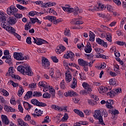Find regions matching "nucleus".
<instances>
[{
    "instance_id": "nucleus-28",
    "label": "nucleus",
    "mask_w": 126,
    "mask_h": 126,
    "mask_svg": "<svg viewBox=\"0 0 126 126\" xmlns=\"http://www.w3.org/2000/svg\"><path fill=\"white\" fill-rule=\"evenodd\" d=\"M33 95V92L31 91L28 92L26 94H25V96L24 97V99H30L31 96Z\"/></svg>"
},
{
    "instance_id": "nucleus-9",
    "label": "nucleus",
    "mask_w": 126,
    "mask_h": 126,
    "mask_svg": "<svg viewBox=\"0 0 126 126\" xmlns=\"http://www.w3.org/2000/svg\"><path fill=\"white\" fill-rule=\"evenodd\" d=\"M7 22L9 25L12 26L16 24L17 20L15 17H10L7 19Z\"/></svg>"
},
{
    "instance_id": "nucleus-14",
    "label": "nucleus",
    "mask_w": 126,
    "mask_h": 126,
    "mask_svg": "<svg viewBox=\"0 0 126 126\" xmlns=\"http://www.w3.org/2000/svg\"><path fill=\"white\" fill-rule=\"evenodd\" d=\"M78 63L81 66H85V65H88V62L84 61L83 59H79L78 60Z\"/></svg>"
},
{
    "instance_id": "nucleus-4",
    "label": "nucleus",
    "mask_w": 126,
    "mask_h": 126,
    "mask_svg": "<svg viewBox=\"0 0 126 126\" xmlns=\"http://www.w3.org/2000/svg\"><path fill=\"white\" fill-rule=\"evenodd\" d=\"M102 110H95L94 111V118L97 119V120H98L99 124L102 125V126H105V123H104V121H103V117H102Z\"/></svg>"
},
{
    "instance_id": "nucleus-17",
    "label": "nucleus",
    "mask_w": 126,
    "mask_h": 126,
    "mask_svg": "<svg viewBox=\"0 0 126 126\" xmlns=\"http://www.w3.org/2000/svg\"><path fill=\"white\" fill-rule=\"evenodd\" d=\"M64 51H65V47L62 45L57 47L56 53L57 54H62Z\"/></svg>"
},
{
    "instance_id": "nucleus-27",
    "label": "nucleus",
    "mask_w": 126,
    "mask_h": 126,
    "mask_svg": "<svg viewBox=\"0 0 126 126\" xmlns=\"http://www.w3.org/2000/svg\"><path fill=\"white\" fill-rule=\"evenodd\" d=\"M13 72H14V70H13V67L11 66L9 67L8 72L6 73V76H8V75H10L11 76V75H13Z\"/></svg>"
},
{
    "instance_id": "nucleus-25",
    "label": "nucleus",
    "mask_w": 126,
    "mask_h": 126,
    "mask_svg": "<svg viewBox=\"0 0 126 126\" xmlns=\"http://www.w3.org/2000/svg\"><path fill=\"white\" fill-rule=\"evenodd\" d=\"M4 109L5 111H6V112H15V109L12 108L10 106H8L7 105H5L4 107Z\"/></svg>"
},
{
    "instance_id": "nucleus-7",
    "label": "nucleus",
    "mask_w": 126,
    "mask_h": 126,
    "mask_svg": "<svg viewBox=\"0 0 126 126\" xmlns=\"http://www.w3.org/2000/svg\"><path fill=\"white\" fill-rule=\"evenodd\" d=\"M13 57L17 61H24V55L22 53H14Z\"/></svg>"
},
{
    "instance_id": "nucleus-51",
    "label": "nucleus",
    "mask_w": 126,
    "mask_h": 126,
    "mask_svg": "<svg viewBox=\"0 0 126 126\" xmlns=\"http://www.w3.org/2000/svg\"><path fill=\"white\" fill-rule=\"evenodd\" d=\"M96 42H97L98 44H99V45H102L103 43H104V40L101 39L99 38H98L96 39Z\"/></svg>"
},
{
    "instance_id": "nucleus-37",
    "label": "nucleus",
    "mask_w": 126,
    "mask_h": 126,
    "mask_svg": "<svg viewBox=\"0 0 126 126\" xmlns=\"http://www.w3.org/2000/svg\"><path fill=\"white\" fill-rule=\"evenodd\" d=\"M60 87L63 90H64L66 88V85H65V83L64 82V80H62V81L60 83Z\"/></svg>"
},
{
    "instance_id": "nucleus-11",
    "label": "nucleus",
    "mask_w": 126,
    "mask_h": 126,
    "mask_svg": "<svg viewBox=\"0 0 126 126\" xmlns=\"http://www.w3.org/2000/svg\"><path fill=\"white\" fill-rule=\"evenodd\" d=\"M2 60H6L5 63H8L9 65H12V62H11V56L10 55L3 56L2 57Z\"/></svg>"
},
{
    "instance_id": "nucleus-49",
    "label": "nucleus",
    "mask_w": 126,
    "mask_h": 126,
    "mask_svg": "<svg viewBox=\"0 0 126 126\" xmlns=\"http://www.w3.org/2000/svg\"><path fill=\"white\" fill-rule=\"evenodd\" d=\"M64 33L65 36H70V32H69V30H67V29H65Z\"/></svg>"
},
{
    "instance_id": "nucleus-42",
    "label": "nucleus",
    "mask_w": 126,
    "mask_h": 126,
    "mask_svg": "<svg viewBox=\"0 0 126 126\" xmlns=\"http://www.w3.org/2000/svg\"><path fill=\"white\" fill-rule=\"evenodd\" d=\"M106 38L107 41H109V42H112V36H111V33H107L106 34Z\"/></svg>"
},
{
    "instance_id": "nucleus-46",
    "label": "nucleus",
    "mask_w": 126,
    "mask_h": 126,
    "mask_svg": "<svg viewBox=\"0 0 126 126\" xmlns=\"http://www.w3.org/2000/svg\"><path fill=\"white\" fill-rule=\"evenodd\" d=\"M57 19V18L55 16H49V18L48 19V20L49 21H51V22H53V21H55Z\"/></svg>"
},
{
    "instance_id": "nucleus-57",
    "label": "nucleus",
    "mask_w": 126,
    "mask_h": 126,
    "mask_svg": "<svg viewBox=\"0 0 126 126\" xmlns=\"http://www.w3.org/2000/svg\"><path fill=\"white\" fill-rule=\"evenodd\" d=\"M97 58H101L102 59H105V60H107V57L104 55H102L101 54H99L98 55H97Z\"/></svg>"
},
{
    "instance_id": "nucleus-24",
    "label": "nucleus",
    "mask_w": 126,
    "mask_h": 126,
    "mask_svg": "<svg viewBox=\"0 0 126 126\" xmlns=\"http://www.w3.org/2000/svg\"><path fill=\"white\" fill-rule=\"evenodd\" d=\"M23 105H24V108L26 110H27V111H29V110H30V109H31V107H32L31 104H30L28 102H25V101L23 102Z\"/></svg>"
},
{
    "instance_id": "nucleus-12",
    "label": "nucleus",
    "mask_w": 126,
    "mask_h": 126,
    "mask_svg": "<svg viewBox=\"0 0 126 126\" xmlns=\"http://www.w3.org/2000/svg\"><path fill=\"white\" fill-rule=\"evenodd\" d=\"M65 80L67 81V83H69V82H70L71 81V74H70V72L69 71H67L65 74Z\"/></svg>"
},
{
    "instance_id": "nucleus-35",
    "label": "nucleus",
    "mask_w": 126,
    "mask_h": 126,
    "mask_svg": "<svg viewBox=\"0 0 126 126\" xmlns=\"http://www.w3.org/2000/svg\"><path fill=\"white\" fill-rule=\"evenodd\" d=\"M48 90L51 92L52 97H55V90L53 88L52 86H49L48 87Z\"/></svg>"
},
{
    "instance_id": "nucleus-39",
    "label": "nucleus",
    "mask_w": 126,
    "mask_h": 126,
    "mask_svg": "<svg viewBox=\"0 0 126 126\" xmlns=\"http://www.w3.org/2000/svg\"><path fill=\"white\" fill-rule=\"evenodd\" d=\"M31 103L33 104V105H34V106H38L39 101L36 99H32L31 100Z\"/></svg>"
},
{
    "instance_id": "nucleus-44",
    "label": "nucleus",
    "mask_w": 126,
    "mask_h": 126,
    "mask_svg": "<svg viewBox=\"0 0 126 126\" xmlns=\"http://www.w3.org/2000/svg\"><path fill=\"white\" fill-rule=\"evenodd\" d=\"M37 106L38 107H47V104L44 102L39 101Z\"/></svg>"
},
{
    "instance_id": "nucleus-31",
    "label": "nucleus",
    "mask_w": 126,
    "mask_h": 126,
    "mask_svg": "<svg viewBox=\"0 0 126 126\" xmlns=\"http://www.w3.org/2000/svg\"><path fill=\"white\" fill-rule=\"evenodd\" d=\"M73 111H74V113L79 115V116H80V117H84V114H83V112H82V111H80L78 109H74Z\"/></svg>"
},
{
    "instance_id": "nucleus-2",
    "label": "nucleus",
    "mask_w": 126,
    "mask_h": 126,
    "mask_svg": "<svg viewBox=\"0 0 126 126\" xmlns=\"http://www.w3.org/2000/svg\"><path fill=\"white\" fill-rule=\"evenodd\" d=\"M17 70L21 72L24 75H29V76H32L33 74V71L31 69L30 66L24 67L22 65H20L17 67Z\"/></svg>"
},
{
    "instance_id": "nucleus-33",
    "label": "nucleus",
    "mask_w": 126,
    "mask_h": 126,
    "mask_svg": "<svg viewBox=\"0 0 126 126\" xmlns=\"http://www.w3.org/2000/svg\"><path fill=\"white\" fill-rule=\"evenodd\" d=\"M46 7H50L51 6H55L56 5L57 3L55 2H49L45 3Z\"/></svg>"
},
{
    "instance_id": "nucleus-50",
    "label": "nucleus",
    "mask_w": 126,
    "mask_h": 126,
    "mask_svg": "<svg viewBox=\"0 0 126 126\" xmlns=\"http://www.w3.org/2000/svg\"><path fill=\"white\" fill-rule=\"evenodd\" d=\"M94 51L99 55V53H102L103 52V50L101 49V48H98L97 47H95L94 48Z\"/></svg>"
},
{
    "instance_id": "nucleus-58",
    "label": "nucleus",
    "mask_w": 126,
    "mask_h": 126,
    "mask_svg": "<svg viewBox=\"0 0 126 126\" xmlns=\"http://www.w3.org/2000/svg\"><path fill=\"white\" fill-rule=\"evenodd\" d=\"M91 98H93V99H94L95 102L96 101L99 100V97H98V96L96 95H92Z\"/></svg>"
},
{
    "instance_id": "nucleus-30",
    "label": "nucleus",
    "mask_w": 126,
    "mask_h": 126,
    "mask_svg": "<svg viewBox=\"0 0 126 126\" xmlns=\"http://www.w3.org/2000/svg\"><path fill=\"white\" fill-rule=\"evenodd\" d=\"M109 113L111 114V115H114V116H116V115H118L120 114V112H119V110H117L116 109H112V110H108Z\"/></svg>"
},
{
    "instance_id": "nucleus-15",
    "label": "nucleus",
    "mask_w": 126,
    "mask_h": 126,
    "mask_svg": "<svg viewBox=\"0 0 126 126\" xmlns=\"http://www.w3.org/2000/svg\"><path fill=\"white\" fill-rule=\"evenodd\" d=\"M1 119L2 120V122L5 125H8L9 124V120H8V118L7 117L4 115H2L1 116Z\"/></svg>"
},
{
    "instance_id": "nucleus-6",
    "label": "nucleus",
    "mask_w": 126,
    "mask_h": 126,
    "mask_svg": "<svg viewBox=\"0 0 126 126\" xmlns=\"http://www.w3.org/2000/svg\"><path fill=\"white\" fill-rule=\"evenodd\" d=\"M17 11L18 9L14 5H11L7 9V13L8 15H14Z\"/></svg>"
},
{
    "instance_id": "nucleus-40",
    "label": "nucleus",
    "mask_w": 126,
    "mask_h": 126,
    "mask_svg": "<svg viewBox=\"0 0 126 126\" xmlns=\"http://www.w3.org/2000/svg\"><path fill=\"white\" fill-rule=\"evenodd\" d=\"M0 92L2 95L5 96H8V95H9V94L7 92V91L4 89L0 90Z\"/></svg>"
},
{
    "instance_id": "nucleus-45",
    "label": "nucleus",
    "mask_w": 126,
    "mask_h": 126,
    "mask_svg": "<svg viewBox=\"0 0 126 126\" xmlns=\"http://www.w3.org/2000/svg\"><path fill=\"white\" fill-rule=\"evenodd\" d=\"M14 16H15V17H16V18L18 19L22 18V17H23V15H22V14H17L16 13H14Z\"/></svg>"
},
{
    "instance_id": "nucleus-59",
    "label": "nucleus",
    "mask_w": 126,
    "mask_h": 126,
    "mask_svg": "<svg viewBox=\"0 0 126 126\" xmlns=\"http://www.w3.org/2000/svg\"><path fill=\"white\" fill-rule=\"evenodd\" d=\"M88 123L86 121H80L78 122L79 125H82L83 126H86Z\"/></svg>"
},
{
    "instance_id": "nucleus-18",
    "label": "nucleus",
    "mask_w": 126,
    "mask_h": 126,
    "mask_svg": "<svg viewBox=\"0 0 126 126\" xmlns=\"http://www.w3.org/2000/svg\"><path fill=\"white\" fill-rule=\"evenodd\" d=\"M33 42L36 45H43V39L41 38L33 37Z\"/></svg>"
},
{
    "instance_id": "nucleus-61",
    "label": "nucleus",
    "mask_w": 126,
    "mask_h": 126,
    "mask_svg": "<svg viewBox=\"0 0 126 126\" xmlns=\"http://www.w3.org/2000/svg\"><path fill=\"white\" fill-rule=\"evenodd\" d=\"M11 77L12 78H14L15 79H21V78L18 76V75H11Z\"/></svg>"
},
{
    "instance_id": "nucleus-54",
    "label": "nucleus",
    "mask_w": 126,
    "mask_h": 126,
    "mask_svg": "<svg viewBox=\"0 0 126 126\" xmlns=\"http://www.w3.org/2000/svg\"><path fill=\"white\" fill-rule=\"evenodd\" d=\"M17 123H18V125L20 126H21L23 124H24V121H22V119H18L17 120Z\"/></svg>"
},
{
    "instance_id": "nucleus-63",
    "label": "nucleus",
    "mask_w": 126,
    "mask_h": 126,
    "mask_svg": "<svg viewBox=\"0 0 126 126\" xmlns=\"http://www.w3.org/2000/svg\"><path fill=\"white\" fill-rule=\"evenodd\" d=\"M50 121V117L49 116H46L44 120V122L48 123H49Z\"/></svg>"
},
{
    "instance_id": "nucleus-38",
    "label": "nucleus",
    "mask_w": 126,
    "mask_h": 126,
    "mask_svg": "<svg viewBox=\"0 0 126 126\" xmlns=\"http://www.w3.org/2000/svg\"><path fill=\"white\" fill-rule=\"evenodd\" d=\"M33 97H41L42 93L40 92H34L33 94Z\"/></svg>"
},
{
    "instance_id": "nucleus-53",
    "label": "nucleus",
    "mask_w": 126,
    "mask_h": 126,
    "mask_svg": "<svg viewBox=\"0 0 126 126\" xmlns=\"http://www.w3.org/2000/svg\"><path fill=\"white\" fill-rule=\"evenodd\" d=\"M68 119V114L65 113L63 117L62 118V121H66Z\"/></svg>"
},
{
    "instance_id": "nucleus-3",
    "label": "nucleus",
    "mask_w": 126,
    "mask_h": 126,
    "mask_svg": "<svg viewBox=\"0 0 126 126\" xmlns=\"http://www.w3.org/2000/svg\"><path fill=\"white\" fill-rule=\"evenodd\" d=\"M62 8L64 11H67V12H69V13L73 12L74 15H77L78 13H81V12H82V10L79 9L78 7H76L74 8L67 7H62Z\"/></svg>"
},
{
    "instance_id": "nucleus-16",
    "label": "nucleus",
    "mask_w": 126,
    "mask_h": 126,
    "mask_svg": "<svg viewBox=\"0 0 126 126\" xmlns=\"http://www.w3.org/2000/svg\"><path fill=\"white\" fill-rule=\"evenodd\" d=\"M64 95L66 97H68V96L72 97V96H76L77 94L73 91H68L67 92L65 93Z\"/></svg>"
},
{
    "instance_id": "nucleus-52",
    "label": "nucleus",
    "mask_w": 126,
    "mask_h": 126,
    "mask_svg": "<svg viewBox=\"0 0 126 126\" xmlns=\"http://www.w3.org/2000/svg\"><path fill=\"white\" fill-rule=\"evenodd\" d=\"M106 63H103L98 66V69H103V68H105L106 67Z\"/></svg>"
},
{
    "instance_id": "nucleus-26",
    "label": "nucleus",
    "mask_w": 126,
    "mask_h": 126,
    "mask_svg": "<svg viewBox=\"0 0 126 126\" xmlns=\"http://www.w3.org/2000/svg\"><path fill=\"white\" fill-rule=\"evenodd\" d=\"M89 36L90 41L91 42H94V41H95V34L91 31L90 32Z\"/></svg>"
},
{
    "instance_id": "nucleus-47",
    "label": "nucleus",
    "mask_w": 126,
    "mask_h": 126,
    "mask_svg": "<svg viewBox=\"0 0 126 126\" xmlns=\"http://www.w3.org/2000/svg\"><path fill=\"white\" fill-rule=\"evenodd\" d=\"M51 60H52L54 63H59V59H57L56 56L51 57Z\"/></svg>"
},
{
    "instance_id": "nucleus-41",
    "label": "nucleus",
    "mask_w": 126,
    "mask_h": 126,
    "mask_svg": "<svg viewBox=\"0 0 126 126\" xmlns=\"http://www.w3.org/2000/svg\"><path fill=\"white\" fill-rule=\"evenodd\" d=\"M23 92H24V89H23V88H21V89L18 92V96L21 97L22 94H23Z\"/></svg>"
},
{
    "instance_id": "nucleus-60",
    "label": "nucleus",
    "mask_w": 126,
    "mask_h": 126,
    "mask_svg": "<svg viewBox=\"0 0 126 126\" xmlns=\"http://www.w3.org/2000/svg\"><path fill=\"white\" fill-rule=\"evenodd\" d=\"M102 114L103 115V114H104V117H105V118H107V117H108V113H107V111H106V110L102 109Z\"/></svg>"
},
{
    "instance_id": "nucleus-22",
    "label": "nucleus",
    "mask_w": 126,
    "mask_h": 126,
    "mask_svg": "<svg viewBox=\"0 0 126 126\" xmlns=\"http://www.w3.org/2000/svg\"><path fill=\"white\" fill-rule=\"evenodd\" d=\"M106 94L107 96H110V97H114L116 95V93H115L114 91L111 90V88H110V90L106 92Z\"/></svg>"
},
{
    "instance_id": "nucleus-32",
    "label": "nucleus",
    "mask_w": 126,
    "mask_h": 126,
    "mask_svg": "<svg viewBox=\"0 0 126 126\" xmlns=\"http://www.w3.org/2000/svg\"><path fill=\"white\" fill-rule=\"evenodd\" d=\"M34 3L38 5H40V4H41V7H47V6H46V3H43L42 1H36L34 2Z\"/></svg>"
},
{
    "instance_id": "nucleus-20",
    "label": "nucleus",
    "mask_w": 126,
    "mask_h": 126,
    "mask_svg": "<svg viewBox=\"0 0 126 126\" xmlns=\"http://www.w3.org/2000/svg\"><path fill=\"white\" fill-rule=\"evenodd\" d=\"M85 52L88 54L90 53L91 52H92V47H91V44L90 43H87V46L85 48Z\"/></svg>"
},
{
    "instance_id": "nucleus-36",
    "label": "nucleus",
    "mask_w": 126,
    "mask_h": 126,
    "mask_svg": "<svg viewBox=\"0 0 126 126\" xmlns=\"http://www.w3.org/2000/svg\"><path fill=\"white\" fill-rule=\"evenodd\" d=\"M31 22H29L27 23L25 26V30H29V29H31L32 25Z\"/></svg>"
},
{
    "instance_id": "nucleus-13",
    "label": "nucleus",
    "mask_w": 126,
    "mask_h": 126,
    "mask_svg": "<svg viewBox=\"0 0 126 126\" xmlns=\"http://www.w3.org/2000/svg\"><path fill=\"white\" fill-rule=\"evenodd\" d=\"M104 8V5L102 4L101 3H99L97 7H94L93 9H90L91 11H95L100 10V9H103Z\"/></svg>"
},
{
    "instance_id": "nucleus-1",
    "label": "nucleus",
    "mask_w": 126,
    "mask_h": 126,
    "mask_svg": "<svg viewBox=\"0 0 126 126\" xmlns=\"http://www.w3.org/2000/svg\"><path fill=\"white\" fill-rule=\"evenodd\" d=\"M1 27H2L5 30L7 31L9 33H12L14 34V35L17 38L18 40L20 41V39H21V36L17 34V33L15 32L16 30L15 29L13 28V27L8 25L5 22H2L1 23Z\"/></svg>"
},
{
    "instance_id": "nucleus-34",
    "label": "nucleus",
    "mask_w": 126,
    "mask_h": 126,
    "mask_svg": "<svg viewBox=\"0 0 126 126\" xmlns=\"http://www.w3.org/2000/svg\"><path fill=\"white\" fill-rule=\"evenodd\" d=\"M10 84H11V85H12V86H13L14 87H18V86H19V85L18 83H14L13 81L11 80H10L8 82V85H10Z\"/></svg>"
},
{
    "instance_id": "nucleus-56",
    "label": "nucleus",
    "mask_w": 126,
    "mask_h": 126,
    "mask_svg": "<svg viewBox=\"0 0 126 126\" xmlns=\"http://www.w3.org/2000/svg\"><path fill=\"white\" fill-rule=\"evenodd\" d=\"M116 44H117V45H119V46H124V45H125L126 43H125V42L124 41H117L116 42Z\"/></svg>"
},
{
    "instance_id": "nucleus-43",
    "label": "nucleus",
    "mask_w": 126,
    "mask_h": 126,
    "mask_svg": "<svg viewBox=\"0 0 126 126\" xmlns=\"http://www.w3.org/2000/svg\"><path fill=\"white\" fill-rule=\"evenodd\" d=\"M16 6H17V8H19V9H20V10L23 9V10H25V9H27L26 7L23 6L22 5H21L19 4H17Z\"/></svg>"
},
{
    "instance_id": "nucleus-23",
    "label": "nucleus",
    "mask_w": 126,
    "mask_h": 126,
    "mask_svg": "<svg viewBox=\"0 0 126 126\" xmlns=\"http://www.w3.org/2000/svg\"><path fill=\"white\" fill-rule=\"evenodd\" d=\"M99 90L102 91L103 93H107V91H110V87H105L104 86H101L99 87Z\"/></svg>"
},
{
    "instance_id": "nucleus-19",
    "label": "nucleus",
    "mask_w": 126,
    "mask_h": 126,
    "mask_svg": "<svg viewBox=\"0 0 126 126\" xmlns=\"http://www.w3.org/2000/svg\"><path fill=\"white\" fill-rule=\"evenodd\" d=\"M64 59H72L74 57V54L71 52H67L66 54L64 55Z\"/></svg>"
},
{
    "instance_id": "nucleus-5",
    "label": "nucleus",
    "mask_w": 126,
    "mask_h": 126,
    "mask_svg": "<svg viewBox=\"0 0 126 126\" xmlns=\"http://www.w3.org/2000/svg\"><path fill=\"white\" fill-rule=\"evenodd\" d=\"M82 86L85 88L86 90L81 91L80 92V94L81 95H84V94H86L87 93H89V92H91L92 91V89L90 88V86L85 82L83 83ZM87 90V91H86Z\"/></svg>"
},
{
    "instance_id": "nucleus-29",
    "label": "nucleus",
    "mask_w": 126,
    "mask_h": 126,
    "mask_svg": "<svg viewBox=\"0 0 126 126\" xmlns=\"http://www.w3.org/2000/svg\"><path fill=\"white\" fill-rule=\"evenodd\" d=\"M76 86H77V80H76V79L74 78L73 80V82L70 85V87L71 88H72V89H74V88H75Z\"/></svg>"
},
{
    "instance_id": "nucleus-55",
    "label": "nucleus",
    "mask_w": 126,
    "mask_h": 126,
    "mask_svg": "<svg viewBox=\"0 0 126 126\" xmlns=\"http://www.w3.org/2000/svg\"><path fill=\"white\" fill-rule=\"evenodd\" d=\"M26 42L27 44H29V45H31V44H32V41H31V37H27L26 39Z\"/></svg>"
},
{
    "instance_id": "nucleus-48",
    "label": "nucleus",
    "mask_w": 126,
    "mask_h": 126,
    "mask_svg": "<svg viewBox=\"0 0 126 126\" xmlns=\"http://www.w3.org/2000/svg\"><path fill=\"white\" fill-rule=\"evenodd\" d=\"M43 98H51V94L48 93H45L43 94Z\"/></svg>"
},
{
    "instance_id": "nucleus-62",
    "label": "nucleus",
    "mask_w": 126,
    "mask_h": 126,
    "mask_svg": "<svg viewBox=\"0 0 126 126\" xmlns=\"http://www.w3.org/2000/svg\"><path fill=\"white\" fill-rule=\"evenodd\" d=\"M36 83H32V84L29 85L30 88H36Z\"/></svg>"
},
{
    "instance_id": "nucleus-10",
    "label": "nucleus",
    "mask_w": 126,
    "mask_h": 126,
    "mask_svg": "<svg viewBox=\"0 0 126 126\" xmlns=\"http://www.w3.org/2000/svg\"><path fill=\"white\" fill-rule=\"evenodd\" d=\"M39 86H41V87H43L44 89H43L44 92H46V91H48L49 89H48V84L45 81H41L38 83Z\"/></svg>"
},
{
    "instance_id": "nucleus-64",
    "label": "nucleus",
    "mask_w": 126,
    "mask_h": 126,
    "mask_svg": "<svg viewBox=\"0 0 126 126\" xmlns=\"http://www.w3.org/2000/svg\"><path fill=\"white\" fill-rule=\"evenodd\" d=\"M31 120V116L29 115H27L25 117V121H30Z\"/></svg>"
},
{
    "instance_id": "nucleus-21",
    "label": "nucleus",
    "mask_w": 126,
    "mask_h": 126,
    "mask_svg": "<svg viewBox=\"0 0 126 126\" xmlns=\"http://www.w3.org/2000/svg\"><path fill=\"white\" fill-rule=\"evenodd\" d=\"M6 21V17H5V14L4 12L0 11V22H2V21Z\"/></svg>"
},
{
    "instance_id": "nucleus-8",
    "label": "nucleus",
    "mask_w": 126,
    "mask_h": 126,
    "mask_svg": "<svg viewBox=\"0 0 126 126\" xmlns=\"http://www.w3.org/2000/svg\"><path fill=\"white\" fill-rule=\"evenodd\" d=\"M42 66L44 67L46 69H48L49 68V66H50V62L48 59L44 58L42 59Z\"/></svg>"
}]
</instances>
